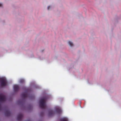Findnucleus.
<instances>
[{
	"label": "nucleus",
	"instance_id": "423d86ee",
	"mask_svg": "<svg viewBox=\"0 0 121 121\" xmlns=\"http://www.w3.org/2000/svg\"><path fill=\"white\" fill-rule=\"evenodd\" d=\"M14 90L15 91H17L19 89V86L18 85H15L14 86Z\"/></svg>",
	"mask_w": 121,
	"mask_h": 121
},
{
	"label": "nucleus",
	"instance_id": "1a4fd4ad",
	"mask_svg": "<svg viewBox=\"0 0 121 121\" xmlns=\"http://www.w3.org/2000/svg\"><path fill=\"white\" fill-rule=\"evenodd\" d=\"M56 112L58 114H60L61 112V110L58 108H57L56 109Z\"/></svg>",
	"mask_w": 121,
	"mask_h": 121
},
{
	"label": "nucleus",
	"instance_id": "7ed1b4c3",
	"mask_svg": "<svg viewBox=\"0 0 121 121\" xmlns=\"http://www.w3.org/2000/svg\"><path fill=\"white\" fill-rule=\"evenodd\" d=\"M0 81L1 82V86H5L6 85L7 82L6 80L4 78H0Z\"/></svg>",
	"mask_w": 121,
	"mask_h": 121
},
{
	"label": "nucleus",
	"instance_id": "6e6552de",
	"mask_svg": "<svg viewBox=\"0 0 121 121\" xmlns=\"http://www.w3.org/2000/svg\"><path fill=\"white\" fill-rule=\"evenodd\" d=\"M54 112L52 110H50L49 111V114L50 116H52L54 114Z\"/></svg>",
	"mask_w": 121,
	"mask_h": 121
},
{
	"label": "nucleus",
	"instance_id": "39448f33",
	"mask_svg": "<svg viewBox=\"0 0 121 121\" xmlns=\"http://www.w3.org/2000/svg\"><path fill=\"white\" fill-rule=\"evenodd\" d=\"M23 117V114L22 113H20L17 116V120L18 121H21V120Z\"/></svg>",
	"mask_w": 121,
	"mask_h": 121
},
{
	"label": "nucleus",
	"instance_id": "ddd939ff",
	"mask_svg": "<svg viewBox=\"0 0 121 121\" xmlns=\"http://www.w3.org/2000/svg\"><path fill=\"white\" fill-rule=\"evenodd\" d=\"M51 7L50 6H48V10H49L50 8Z\"/></svg>",
	"mask_w": 121,
	"mask_h": 121
},
{
	"label": "nucleus",
	"instance_id": "9b49d317",
	"mask_svg": "<svg viewBox=\"0 0 121 121\" xmlns=\"http://www.w3.org/2000/svg\"><path fill=\"white\" fill-rule=\"evenodd\" d=\"M69 44L71 47L73 46V43L70 41L69 42Z\"/></svg>",
	"mask_w": 121,
	"mask_h": 121
},
{
	"label": "nucleus",
	"instance_id": "f03ea898",
	"mask_svg": "<svg viewBox=\"0 0 121 121\" xmlns=\"http://www.w3.org/2000/svg\"><path fill=\"white\" fill-rule=\"evenodd\" d=\"M30 91V90L28 89H26V91L25 92L21 94L22 97L23 98H25L27 97L28 95V92Z\"/></svg>",
	"mask_w": 121,
	"mask_h": 121
},
{
	"label": "nucleus",
	"instance_id": "4468645a",
	"mask_svg": "<svg viewBox=\"0 0 121 121\" xmlns=\"http://www.w3.org/2000/svg\"><path fill=\"white\" fill-rule=\"evenodd\" d=\"M2 6V4H1L0 3V7Z\"/></svg>",
	"mask_w": 121,
	"mask_h": 121
},
{
	"label": "nucleus",
	"instance_id": "f8f14e48",
	"mask_svg": "<svg viewBox=\"0 0 121 121\" xmlns=\"http://www.w3.org/2000/svg\"><path fill=\"white\" fill-rule=\"evenodd\" d=\"M19 82H20V83H22L24 82V80H23V79H21L20 80Z\"/></svg>",
	"mask_w": 121,
	"mask_h": 121
},
{
	"label": "nucleus",
	"instance_id": "9d476101",
	"mask_svg": "<svg viewBox=\"0 0 121 121\" xmlns=\"http://www.w3.org/2000/svg\"><path fill=\"white\" fill-rule=\"evenodd\" d=\"M60 121H68L67 120V119H66L65 118H62V119H60Z\"/></svg>",
	"mask_w": 121,
	"mask_h": 121
},
{
	"label": "nucleus",
	"instance_id": "20e7f679",
	"mask_svg": "<svg viewBox=\"0 0 121 121\" xmlns=\"http://www.w3.org/2000/svg\"><path fill=\"white\" fill-rule=\"evenodd\" d=\"M6 97L4 95H0V101L1 102L4 101L5 100Z\"/></svg>",
	"mask_w": 121,
	"mask_h": 121
},
{
	"label": "nucleus",
	"instance_id": "f257e3e1",
	"mask_svg": "<svg viewBox=\"0 0 121 121\" xmlns=\"http://www.w3.org/2000/svg\"><path fill=\"white\" fill-rule=\"evenodd\" d=\"M39 106L42 109L46 108V100L44 98H43L40 99L39 101Z\"/></svg>",
	"mask_w": 121,
	"mask_h": 121
},
{
	"label": "nucleus",
	"instance_id": "0eeeda50",
	"mask_svg": "<svg viewBox=\"0 0 121 121\" xmlns=\"http://www.w3.org/2000/svg\"><path fill=\"white\" fill-rule=\"evenodd\" d=\"M5 114L6 116H9L11 115V112L9 110H7L5 111Z\"/></svg>",
	"mask_w": 121,
	"mask_h": 121
}]
</instances>
